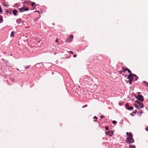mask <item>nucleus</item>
<instances>
[{
	"instance_id": "1",
	"label": "nucleus",
	"mask_w": 148,
	"mask_h": 148,
	"mask_svg": "<svg viewBox=\"0 0 148 148\" xmlns=\"http://www.w3.org/2000/svg\"><path fill=\"white\" fill-rule=\"evenodd\" d=\"M127 79H129V84L131 85L132 81L137 80L138 79V77L135 74L131 73L128 75Z\"/></svg>"
},
{
	"instance_id": "2",
	"label": "nucleus",
	"mask_w": 148,
	"mask_h": 148,
	"mask_svg": "<svg viewBox=\"0 0 148 148\" xmlns=\"http://www.w3.org/2000/svg\"><path fill=\"white\" fill-rule=\"evenodd\" d=\"M126 141L129 144L132 143L134 142V140L133 138V137L131 138H127L126 140Z\"/></svg>"
},
{
	"instance_id": "3",
	"label": "nucleus",
	"mask_w": 148,
	"mask_h": 148,
	"mask_svg": "<svg viewBox=\"0 0 148 148\" xmlns=\"http://www.w3.org/2000/svg\"><path fill=\"white\" fill-rule=\"evenodd\" d=\"M18 10L21 12H22L25 11H27L29 10V9L27 8H25L23 7L22 8L18 9Z\"/></svg>"
},
{
	"instance_id": "4",
	"label": "nucleus",
	"mask_w": 148,
	"mask_h": 148,
	"mask_svg": "<svg viewBox=\"0 0 148 148\" xmlns=\"http://www.w3.org/2000/svg\"><path fill=\"white\" fill-rule=\"evenodd\" d=\"M136 98L141 101H143L144 100L143 97V96L141 95H138Z\"/></svg>"
},
{
	"instance_id": "5",
	"label": "nucleus",
	"mask_w": 148,
	"mask_h": 148,
	"mask_svg": "<svg viewBox=\"0 0 148 148\" xmlns=\"http://www.w3.org/2000/svg\"><path fill=\"white\" fill-rule=\"evenodd\" d=\"M106 134L107 135H108L110 136H112L113 135V133L112 131H108L106 132Z\"/></svg>"
},
{
	"instance_id": "6",
	"label": "nucleus",
	"mask_w": 148,
	"mask_h": 148,
	"mask_svg": "<svg viewBox=\"0 0 148 148\" xmlns=\"http://www.w3.org/2000/svg\"><path fill=\"white\" fill-rule=\"evenodd\" d=\"M126 134L128 136L127 138H132L133 137V135L132 134L131 132H127L126 133Z\"/></svg>"
},
{
	"instance_id": "7",
	"label": "nucleus",
	"mask_w": 148,
	"mask_h": 148,
	"mask_svg": "<svg viewBox=\"0 0 148 148\" xmlns=\"http://www.w3.org/2000/svg\"><path fill=\"white\" fill-rule=\"evenodd\" d=\"M123 71L124 72H125V71L127 70V71H128L129 73H130V74H131V73H131V71L129 69H128L127 68H125V69L123 68Z\"/></svg>"
},
{
	"instance_id": "8",
	"label": "nucleus",
	"mask_w": 148,
	"mask_h": 148,
	"mask_svg": "<svg viewBox=\"0 0 148 148\" xmlns=\"http://www.w3.org/2000/svg\"><path fill=\"white\" fill-rule=\"evenodd\" d=\"M12 12L13 13L14 15L16 16L17 15V13L18 12V11L17 10L15 9Z\"/></svg>"
},
{
	"instance_id": "9",
	"label": "nucleus",
	"mask_w": 148,
	"mask_h": 148,
	"mask_svg": "<svg viewBox=\"0 0 148 148\" xmlns=\"http://www.w3.org/2000/svg\"><path fill=\"white\" fill-rule=\"evenodd\" d=\"M73 35H71V36L68 39V40H69V41H72L73 39Z\"/></svg>"
},
{
	"instance_id": "10",
	"label": "nucleus",
	"mask_w": 148,
	"mask_h": 148,
	"mask_svg": "<svg viewBox=\"0 0 148 148\" xmlns=\"http://www.w3.org/2000/svg\"><path fill=\"white\" fill-rule=\"evenodd\" d=\"M16 22L18 24H19L21 23V20L19 19H18L16 20Z\"/></svg>"
},
{
	"instance_id": "11",
	"label": "nucleus",
	"mask_w": 148,
	"mask_h": 148,
	"mask_svg": "<svg viewBox=\"0 0 148 148\" xmlns=\"http://www.w3.org/2000/svg\"><path fill=\"white\" fill-rule=\"evenodd\" d=\"M134 105L136 108L138 109H139V106H138L136 104H134Z\"/></svg>"
},
{
	"instance_id": "12",
	"label": "nucleus",
	"mask_w": 148,
	"mask_h": 148,
	"mask_svg": "<svg viewBox=\"0 0 148 148\" xmlns=\"http://www.w3.org/2000/svg\"><path fill=\"white\" fill-rule=\"evenodd\" d=\"M31 3V6L32 7L34 6V5H35V3L34 2H27V4H28V3Z\"/></svg>"
},
{
	"instance_id": "13",
	"label": "nucleus",
	"mask_w": 148,
	"mask_h": 148,
	"mask_svg": "<svg viewBox=\"0 0 148 148\" xmlns=\"http://www.w3.org/2000/svg\"><path fill=\"white\" fill-rule=\"evenodd\" d=\"M130 148H135V146L133 145H130L129 146Z\"/></svg>"
},
{
	"instance_id": "14",
	"label": "nucleus",
	"mask_w": 148,
	"mask_h": 148,
	"mask_svg": "<svg viewBox=\"0 0 148 148\" xmlns=\"http://www.w3.org/2000/svg\"><path fill=\"white\" fill-rule=\"evenodd\" d=\"M143 84L146 85V86L148 87V83L146 81H144L143 82Z\"/></svg>"
},
{
	"instance_id": "15",
	"label": "nucleus",
	"mask_w": 148,
	"mask_h": 148,
	"mask_svg": "<svg viewBox=\"0 0 148 148\" xmlns=\"http://www.w3.org/2000/svg\"><path fill=\"white\" fill-rule=\"evenodd\" d=\"M141 108H143V104L141 102H139V104Z\"/></svg>"
},
{
	"instance_id": "16",
	"label": "nucleus",
	"mask_w": 148,
	"mask_h": 148,
	"mask_svg": "<svg viewBox=\"0 0 148 148\" xmlns=\"http://www.w3.org/2000/svg\"><path fill=\"white\" fill-rule=\"evenodd\" d=\"M14 32H12L11 33V35H10V36L12 37H14Z\"/></svg>"
},
{
	"instance_id": "17",
	"label": "nucleus",
	"mask_w": 148,
	"mask_h": 148,
	"mask_svg": "<svg viewBox=\"0 0 148 148\" xmlns=\"http://www.w3.org/2000/svg\"><path fill=\"white\" fill-rule=\"evenodd\" d=\"M125 107H126L127 109L128 110V108H129L130 107L129 106V104L128 103H126L125 104Z\"/></svg>"
},
{
	"instance_id": "18",
	"label": "nucleus",
	"mask_w": 148,
	"mask_h": 148,
	"mask_svg": "<svg viewBox=\"0 0 148 148\" xmlns=\"http://www.w3.org/2000/svg\"><path fill=\"white\" fill-rule=\"evenodd\" d=\"M93 119H95V120H94V121H97V117L96 116H95L94 117H93Z\"/></svg>"
},
{
	"instance_id": "19",
	"label": "nucleus",
	"mask_w": 148,
	"mask_h": 148,
	"mask_svg": "<svg viewBox=\"0 0 148 148\" xmlns=\"http://www.w3.org/2000/svg\"><path fill=\"white\" fill-rule=\"evenodd\" d=\"M3 21V18L1 16H0V21Z\"/></svg>"
},
{
	"instance_id": "20",
	"label": "nucleus",
	"mask_w": 148,
	"mask_h": 148,
	"mask_svg": "<svg viewBox=\"0 0 148 148\" xmlns=\"http://www.w3.org/2000/svg\"><path fill=\"white\" fill-rule=\"evenodd\" d=\"M133 108H134L132 106L130 107L129 108V109L128 108V110H131Z\"/></svg>"
},
{
	"instance_id": "21",
	"label": "nucleus",
	"mask_w": 148,
	"mask_h": 148,
	"mask_svg": "<svg viewBox=\"0 0 148 148\" xmlns=\"http://www.w3.org/2000/svg\"><path fill=\"white\" fill-rule=\"evenodd\" d=\"M137 112V110H135L134 111L132 112V113L133 114H135Z\"/></svg>"
},
{
	"instance_id": "22",
	"label": "nucleus",
	"mask_w": 148,
	"mask_h": 148,
	"mask_svg": "<svg viewBox=\"0 0 148 148\" xmlns=\"http://www.w3.org/2000/svg\"><path fill=\"white\" fill-rule=\"evenodd\" d=\"M87 106H88L87 105V104H86V105H84L83 106L82 108H85V107H87Z\"/></svg>"
},
{
	"instance_id": "23",
	"label": "nucleus",
	"mask_w": 148,
	"mask_h": 148,
	"mask_svg": "<svg viewBox=\"0 0 148 148\" xmlns=\"http://www.w3.org/2000/svg\"><path fill=\"white\" fill-rule=\"evenodd\" d=\"M105 129L106 130H109V127H108L106 126L105 127Z\"/></svg>"
},
{
	"instance_id": "24",
	"label": "nucleus",
	"mask_w": 148,
	"mask_h": 148,
	"mask_svg": "<svg viewBox=\"0 0 148 148\" xmlns=\"http://www.w3.org/2000/svg\"><path fill=\"white\" fill-rule=\"evenodd\" d=\"M116 123V121H112V123L114 124H115Z\"/></svg>"
},
{
	"instance_id": "25",
	"label": "nucleus",
	"mask_w": 148,
	"mask_h": 148,
	"mask_svg": "<svg viewBox=\"0 0 148 148\" xmlns=\"http://www.w3.org/2000/svg\"><path fill=\"white\" fill-rule=\"evenodd\" d=\"M0 12H1V13H2V10H1V6H0Z\"/></svg>"
},
{
	"instance_id": "26",
	"label": "nucleus",
	"mask_w": 148,
	"mask_h": 148,
	"mask_svg": "<svg viewBox=\"0 0 148 148\" xmlns=\"http://www.w3.org/2000/svg\"><path fill=\"white\" fill-rule=\"evenodd\" d=\"M58 39H56V40H55V42H58Z\"/></svg>"
},
{
	"instance_id": "27",
	"label": "nucleus",
	"mask_w": 148,
	"mask_h": 148,
	"mask_svg": "<svg viewBox=\"0 0 148 148\" xmlns=\"http://www.w3.org/2000/svg\"><path fill=\"white\" fill-rule=\"evenodd\" d=\"M29 68V66H27L25 67V69H27Z\"/></svg>"
},
{
	"instance_id": "28",
	"label": "nucleus",
	"mask_w": 148,
	"mask_h": 148,
	"mask_svg": "<svg viewBox=\"0 0 148 148\" xmlns=\"http://www.w3.org/2000/svg\"><path fill=\"white\" fill-rule=\"evenodd\" d=\"M69 52L70 53H71V54H73V52L72 51H69Z\"/></svg>"
},
{
	"instance_id": "29",
	"label": "nucleus",
	"mask_w": 148,
	"mask_h": 148,
	"mask_svg": "<svg viewBox=\"0 0 148 148\" xmlns=\"http://www.w3.org/2000/svg\"><path fill=\"white\" fill-rule=\"evenodd\" d=\"M73 57L75 58L76 57V55L75 54H74L73 56Z\"/></svg>"
},
{
	"instance_id": "30",
	"label": "nucleus",
	"mask_w": 148,
	"mask_h": 148,
	"mask_svg": "<svg viewBox=\"0 0 148 148\" xmlns=\"http://www.w3.org/2000/svg\"><path fill=\"white\" fill-rule=\"evenodd\" d=\"M101 118H102L104 117V116L103 115H101L100 116Z\"/></svg>"
},
{
	"instance_id": "31",
	"label": "nucleus",
	"mask_w": 148,
	"mask_h": 148,
	"mask_svg": "<svg viewBox=\"0 0 148 148\" xmlns=\"http://www.w3.org/2000/svg\"><path fill=\"white\" fill-rule=\"evenodd\" d=\"M146 130L147 131H148V127H147L146 128Z\"/></svg>"
},
{
	"instance_id": "32",
	"label": "nucleus",
	"mask_w": 148,
	"mask_h": 148,
	"mask_svg": "<svg viewBox=\"0 0 148 148\" xmlns=\"http://www.w3.org/2000/svg\"><path fill=\"white\" fill-rule=\"evenodd\" d=\"M69 40L68 39H67L65 41V42H69Z\"/></svg>"
},
{
	"instance_id": "33",
	"label": "nucleus",
	"mask_w": 148,
	"mask_h": 148,
	"mask_svg": "<svg viewBox=\"0 0 148 148\" xmlns=\"http://www.w3.org/2000/svg\"><path fill=\"white\" fill-rule=\"evenodd\" d=\"M136 102L139 104V102H139L138 101H136Z\"/></svg>"
},
{
	"instance_id": "34",
	"label": "nucleus",
	"mask_w": 148,
	"mask_h": 148,
	"mask_svg": "<svg viewBox=\"0 0 148 148\" xmlns=\"http://www.w3.org/2000/svg\"><path fill=\"white\" fill-rule=\"evenodd\" d=\"M40 42V41H37V44H38V43H39Z\"/></svg>"
},
{
	"instance_id": "35",
	"label": "nucleus",
	"mask_w": 148,
	"mask_h": 148,
	"mask_svg": "<svg viewBox=\"0 0 148 148\" xmlns=\"http://www.w3.org/2000/svg\"><path fill=\"white\" fill-rule=\"evenodd\" d=\"M0 23H1V22H0Z\"/></svg>"
}]
</instances>
